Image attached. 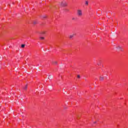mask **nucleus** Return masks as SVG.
Segmentation results:
<instances>
[{
  "label": "nucleus",
  "mask_w": 128,
  "mask_h": 128,
  "mask_svg": "<svg viewBox=\"0 0 128 128\" xmlns=\"http://www.w3.org/2000/svg\"><path fill=\"white\" fill-rule=\"evenodd\" d=\"M72 20H74V18H72Z\"/></svg>",
  "instance_id": "17"
},
{
  "label": "nucleus",
  "mask_w": 128,
  "mask_h": 128,
  "mask_svg": "<svg viewBox=\"0 0 128 128\" xmlns=\"http://www.w3.org/2000/svg\"><path fill=\"white\" fill-rule=\"evenodd\" d=\"M76 36V34L74 33L70 34L69 38H74V36Z\"/></svg>",
  "instance_id": "3"
},
{
  "label": "nucleus",
  "mask_w": 128,
  "mask_h": 128,
  "mask_svg": "<svg viewBox=\"0 0 128 128\" xmlns=\"http://www.w3.org/2000/svg\"><path fill=\"white\" fill-rule=\"evenodd\" d=\"M100 80H104V76H100Z\"/></svg>",
  "instance_id": "5"
},
{
  "label": "nucleus",
  "mask_w": 128,
  "mask_h": 128,
  "mask_svg": "<svg viewBox=\"0 0 128 128\" xmlns=\"http://www.w3.org/2000/svg\"><path fill=\"white\" fill-rule=\"evenodd\" d=\"M80 92L78 93V96H80Z\"/></svg>",
  "instance_id": "14"
},
{
  "label": "nucleus",
  "mask_w": 128,
  "mask_h": 128,
  "mask_svg": "<svg viewBox=\"0 0 128 128\" xmlns=\"http://www.w3.org/2000/svg\"><path fill=\"white\" fill-rule=\"evenodd\" d=\"M48 80H52V78H54V77L52 75H49L48 76Z\"/></svg>",
  "instance_id": "4"
},
{
  "label": "nucleus",
  "mask_w": 128,
  "mask_h": 128,
  "mask_svg": "<svg viewBox=\"0 0 128 128\" xmlns=\"http://www.w3.org/2000/svg\"><path fill=\"white\" fill-rule=\"evenodd\" d=\"M117 48L118 50H122V48L120 47V46H118V47H117Z\"/></svg>",
  "instance_id": "9"
},
{
  "label": "nucleus",
  "mask_w": 128,
  "mask_h": 128,
  "mask_svg": "<svg viewBox=\"0 0 128 128\" xmlns=\"http://www.w3.org/2000/svg\"><path fill=\"white\" fill-rule=\"evenodd\" d=\"M40 40H44V37H40Z\"/></svg>",
  "instance_id": "11"
},
{
  "label": "nucleus",
  "mask_w": 128,
  "mask_h": 128,
  "mask_svg": "<svg viewBox=\"0 0 128 128\" xmlns=\"http://www.w3.org/2000/svg\"><path fill=\"white\" fill-rule=\"evenodd\" d=\"M24 46H26V44H23L21 46V48H24Z\"/></svg>",
  "instance_id": "8"
},
{
  "label": "nucleus",
  "mask_w": 128,
  "mask_h": 128,
  "mask_svg": "<svg viewBox=\"0 0 128 128\" xmlns=\"http://www.w3.org/2000/svg\"><path fill=\"white\" fill-rule=\"evenodd\" d=\"M77 77L78 78H80V75H78Z\"/></svg>",
  "instance_id": "13"
},
{
  "label": "nucleus",
  "mask_w": 128,
  "mask_h": 128,
  "mask_svg": "<svg viewBox=\"0 0 128 128\" xmlns=\"http://www.w3.org/2000/svg\"><path fill=\"white\" fill-rule=\"evenodd\" d=\"M24 88V90H26V89L28 88V84L26 85Z\"/></svg>",
  "instance_id": "7"
},
{
  "label": "nucleus",
  "mask_w": 128,
  "mask_h": 128,
  "mask_svg": "<svg viewBox=\"0 0 128 128\" xmlns=\"http://www.w3.org/2000/svg\"><path fill=\"white\" fill-rule=\"evenodd\" d=\"M43 18H46V16H43Z\"/></svg>",
  "instance_id": "15"
},
{
  "label": "nucleus",
  "mask_w": 128,
  "mask_h": 128,
  "mask_svg": "<svg viewBox=\"0 0 128 128\" xmlns=\"http://www.w3.org/2000/svg\"><path fill=\"white\" fill-rule=\"evenodd\" d=\"M86 6H88V2L86 1Z\"/></svg>",
  "instance_id": "10"
},
{
  "label": "nucleus",
  "mask_w": 128,
  "mask_h": 128,
  "mask_svg": "<svg viewBox=\"0 0 128 128\" xmlns=\"http://www.w3.org/2000/svg\"><path fill=\"white\" fill-rule=\"evenodd\" d=\"M33 24H36L37 22H36L34 21V22H33Z\"/></svg>",
  "instance_id": "12"
},
{
  "label": "nucleus",
  "mask_w": 128,
  "mask_h": 128,
  "mask_svg": "<svg viewBox=\"0 0 128 128\" xmlns=\"http://www.w3.org/2000/svg\"><path fill=\"white\" fill-rule=\"evenodd\" d=\"M94 124H96V122H94Z\"/></svg>",
  "instance_id": "16"
},
{
  "label": "nucleus",
  "mask_w": 128,
  "mask_h": 128,
  "mask_svg": "<svg viewBox=\"0 0 128 128\" xmlns=\"http://www.w3.org/2000/svg\"><path fill=\"white\" fill-rule=\"evenodd\" d=\"M77 14L78 16H82V11L81 10H77Z\"/></svg>",
  "instance_id": "1"
},
{
  "label": "nucleus",
  "mask_w": 128,
  "mask_h": 128,
  "mask_svg": "<svg viewBox=\"0 0 128 128\" xmlns=\"http://www.w3.org/2000/svg\"><path fill=\"white\" fill-rule=\"evenodd\" d=\"M66 2H61V4H60V6H66Z\"/></svg>",
  "instance_id": "2"
},
{
  "label": "nucleus",
  "mask_w": 128,
  "mask_h": 128,
  "mask_svg": "<svg viewBox=\"0 0 128 128\" xmlns=\"http://www.w3.org/2000/svg\"><path fill=\"white\" fill-rule=\"evenodd\" d=\"M52 64H58V62L56 61H52Z\"/></svg>",
  "instance_id": "6"
}]
</instances>
